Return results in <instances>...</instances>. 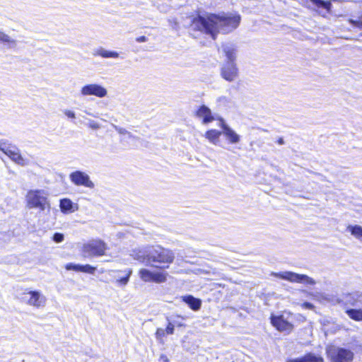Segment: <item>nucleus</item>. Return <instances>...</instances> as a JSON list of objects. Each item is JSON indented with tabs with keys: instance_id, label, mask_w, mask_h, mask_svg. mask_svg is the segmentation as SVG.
<instances>
[{
	"instance_id": "37",
	"label": "nucleus",
	"mask_w": 362,
	"mask_h": 362,
	"mask_svg": "<svg viewBox=\"0 0 362 362\" xmlns=\"http://www.w3.org/2000/svg\"><path fill=\"white\" fill-rule=\"evenodd\" d=\"M197 113L205 114V113H211V112H210V110L207 107L203 105L197 111Z\"/></svg>"
},
{
	"instance_id": "17",
	"label": "nucleus",
	"mask_w": 362,
	"mask_h": 362,
	"mask_svg": "<svg viewBox=\"0 0 362 362\" xmlns=\"http://www.w3.org/2000/svg\"><path fill=\"white\" fill-rule=\"evenodd\" d=\"M286 362H324V360L320 356H316L313 353H308L301 358L288 359Z\"/></svg>"
},
{
	"instance_id": "1",
	"label": "nucleus",
	"mask_w": 362,
	"mask_h": 362,
	"mask_svg": "<svg viewBox=\"0 0 362 362\" xmlns=\"http://www.w3.org/2000/svg\"><path fill=\"white\" fill-rule=\"evenodd\" d=\"M241 16L235 13H209L206 16L197 15L193 17L189 28L193 31H199L210 35L216 40L218 34H228L235 30L240 25Z\"/></svg>"
},
{
	"instance_id": "5",
	"label": "nucleus",
	"mask_w": 362,
	"mask_h": 362,
	"mask_svg": "<svg viewBox=\"0 0 362 362\" xmlns=\"http://www.w3.org/2000/svg\"><path fill=\"white\" fill-rule=\"evenodd\" d=\"M107 250V244L101 240L96 239L83 244L81 254L84 257L88 258L100 257L105 255Z\"/></svg>"
},
{
	"instance_id": "14",
	"label": "nucleus",
	"mask_w": 362,
	"mask_h": 362,
	"mask_svg": "<svg viewBox=\"0 0 362 362\" xmlns=\"http://www.w3.org/2000/svg\"><path fill=\"white\" fill-rule=\"evenodd\" d=\"M271 323L279 332H285L287 333H290L293 329V325L291 322L285 320L281 315H272L271 317Z\"/></svg>"
},
{
	"instance_id": "8",
	"label": "nucleus",
	"mask_w": 362,
	"mask_h": 362,
	"mask_svg": "<svg viewBox=\"0 0 362 362\" xmlns=\"http://www.w3.org/2000/svg\"><path fill=\"white\" fill-rule=\"evenodd\" d=\"M272 276L288 281L291 283H298L307 285H315L316 281L305 274H300L293 272L285 271L281 272H272Z\"/></svg>"
},
{
	"instance_id": "18",
	"label": "nucleus",
	"mask_w": 362,
	"mask_h": 362,
	"mask_svg": "<svg viewBox=\"0 0 362 362\" xmlns=\"http://www.w3.org/2000/svg\"><path fill=\"white\" fill-rule=\"evenodd\" d=\"M182 300L186 303L189 308L194 310H199L202 305V300L199 298H196L192 296H186L182 297Z\"/></svg>"
},
{
	"instance_id": "38",
	"label": "nucleus",
	"mask_w": 362,
	"mask_h": 362,
	"mask_svg": "<svg viewBox=\"0 0 362 362\" xmlns=\"http://www.w3.org/2000/svg\"><path fill=\"white\" fill-rule=\"evenodd\" d=\"M302 307L305 309H309V310H313L315 308L314 305L310 303H308V302H304L302 304Z\"/></svg>"
},
{
	"instance_id": "21",
	"label": "nucleus",
	"mask_w": 362,
	"mask_h": 362,
	"mask_svg": "<svg viewBox=\"0 0 362 362\" xmlns=\"http://www.w3.org/2000/svg\"><path fill=\"white\" fill-rule=\"evenodd\" d=\"M59 207L61 211L64 214H68L74 211V204L71 199L64 198L60 200Z\"/></svg>"
},
{
	"instance_id": "10",
	"label": "nucleus",
	"mask_w": 362,
	"mask_h": 362,
	"mask_svg": "<svg viewBox=\"0 0 362 362\" xmlns=\"http://www.w3.org/2000/svg\"><path fill=\"white\" fill-rule=\"evenodd\" d=\"M139 277L145 282L164 283L167 280V273L151 272L147 269H141L139 272Z\"/></svg>"
},
{
	"instance_id": "32",
	"label": "nucleus",
	"mask_w": 362,
	"mask_h": 362,
	"mask_svg": "<svg viewBox=\"0 0 362 362\" xmlns=\"http://www.w3.org/2000/svg\"><path fill=\"white\" fill-rule=\"evenodd\" d=\"M169 320L168 319H167ZM175 326L172 322L168 321V324L166 327L165 332L167 334H173L174 333Z\"/></svg>"
},
{
	"instance_id": "11",
	"label": "nucleus",
	"mask_w": 362,
	"mask_h": 362,
	"mask_svg": "<svg viewBox=\"0 0 362 362\" xmlns=\"http://www.w3.org/2000/svg\"><path fill=\"white\" fill-rule=\"evenodd\" d=\"M70 180L76 186H84L93 189L94 183L90 180L89 175L81 170H76L69 175Z\"/></svg>"
},
{
	"instance_id": "42",
	"label": "nucleus",
	"mask_w": 362,
	"mask_h": 362,
	"mask_svg": "<svg viewBox=\"0 0 362 362\" xmlns=\"http://www.w3.org/2000/svg\"><path fill=\"white\" fill-rule=\"evenodd\" d=\"M277 143L279 144V145H283L284 144V139L283 138H279L278 140H277Z\"/></svg>"
},
{
	"instance_id": "27",
	"label": "nucleus",
	"mask_w": 362,
	"mask_h": 362,
	"mask_svg": "<svg viewBox=\"0 0 362 362\" xmlns=\"http://www.w3.org/2000/svg\"><path fill=\"white\" fill-rule=\"evenodd\" d=\"M96 270L95 267L90 266V264L81 265L79 268V272L88 273V274H94Z\"/></svg>"
},
{
	"instance_id": "22",
	"label": "nucleus",
	"mask_w": 362,
	"mask_h": 362,
	"mask_svg": "<svg viewBox=\"0 0 362 362\" xmlns=\"http://www.w3.org/2000/svg\"><path fill=\"white\" fill-rule=\"evenodd\" d=\"M310 1L317 8H324L327 13L331 12L332 3L329 1L310 0Z\"/></svg>"
},
{
	"instance_id": "34",
	"label": "nucleus",
	"mask_w": 362,
	"mask_h": 362,
	"mask_svg": "<svg viewBox=\"0 0 362 362\" xmlns=\"http://www.w3.org/2000/svg\"><path fill=\"white\" fill-rule=\"evenodd\" d=\"M53 240L55 243H61L64 240V235L62 233H56L53 235Z\"/></svg>"
},
{
	"instance_id": "19",
	"label": "nucleus",
	"mask_w": 362,
	"mask_h": 362,
	"mask_svg": "<svg viewBox=\"0 0 362 362\" xmlns=\"http://www.w3.org/2000/svg\"><path fill=\"white\" fill-rule=\"evenodd\" d=\"M222 132L216 129H211L205 133L204 136L210 143L216 145L219 141V138Z\"/></svg>"
},
{
	"instance_id": "31",
	"label": "nucleus",
	"mask_w": 362,
	"mask_h": 362,
	"mask_svg": "<svg viewBox=\"0 0 362 362\" xmlns=\"http://www.w3.org/2000/svg\"><path fill=\"white\" fill-rule=\"evenodd\" d=\"M0 42L4 43H14L15 41L13 40L8 35L2 33L0 37Z\"/></svg>"
},
{
	"instance_id": "23",
	"label": "nucleus",
	"mask_w": 362,
	"mask_h": 362,
	"mask_svg": "<svg viewBox=\"0 0 362 362\" xmlns=\"http://www.w3.org/2000/svg\"><path fill=\"white\" fill-rule=\"evenodd\" d=\"M347 315L355 321H362V309H347Z\"/></svg>"
},
{
	"instance_id": "35",
	"label": "nucleus",
	"mask_w": 362,
	"mask_h": 362,
	"mask_svg": "<svg viewBox=\"0 0 362 362\" xmlns=\"http://www.w3.org/2000/svg\"><path fill=\"white\" fill-rule=\"evenodd\" d=\"M214 119L215 118L212 115H204V117L202 119V123L206 124L214 121Z\"/></svg>"
},
{
	"instance_id": "40",
	"label": "nucleus",
	"mask_w": 362,
	"mask_h": 362,
	"mask_svg": "<svg viewBox=\"0 0 362 362\" xmlns=\"http://www.w3.org/2000/svg\"><path fill=\"white\" fill-rule=\"evenodd\" d=\"M205 273L206 274H212L214 275H217V276L219 275V273L215 269H213L211 271H206Z\"/></svg>"
},
{
	"instance_id": "3",
	"label": "nucleus",
	"mask_w": 362,
	"mask_h": 362,
	"mask_svg": "<svg viewBox=\"0 0 362 362\" xmlns=\"http://www.w3.org/2000/svg\"><path fill=\"white\" fill-rule=\"evenodd\" d=\"M0 150L4 152L16 164L21 166L29 165L30 160L23 156L19 148L10 143L8 140H0Z\"/></svg>"
},
{
	"instance_id": "16",
	"label": "nucleus",
	"mask_w": 362,
	"mask_h": 362,
	"mask_svg": "<svg viewBox=\"0 0 362 362\" xmlns=\"http://www.w3.org/2000/svg\"><path fill=\"white\" fill-rule=\"evenodd\" d=\"M118 275L115 276L116 283L118 286H126L129 280V277L132 273V269H125L124 271H117Z\"/></svg>"
},
{
	"instance_id": "6",
	"label": "nucleus",
	"mask_w": 362,
	"mask_h": 362,
	"mask_svg": "<svg viewBox=\"0 0 362 362\" xmlns=\"http://www.w3.org/2000/svg\"><path fill=\"white\" fill-rule=\"evenodd\" d=\"M21 300L29 306L39 309L44 308L47 303V298L39 291L25 289L21 295Z\"/></svg>"
},
{
	"instance_id": "41",
	"label": "nucleus",
	"mask_w": 362,
	"mask_h": 362,
	"mask_svg": "<svg viewBox=\"0 0 362 362\" xmlns=\"http://www.w3.org/2000/svg\"><path fill=\"white\" fill-rule=\"evenodd\" d=\"M172 322L174 324V326H175V325L178 326V327L183 326V324L181 322H180L177 320H176V319L173 320Z\"/></svg>"
},
{
	"instance_id": "39",
	"label": "nucleus",
	"mask_w": 362,
	"mask_h": 362,
	"mask_svg": "<svg viewBox=\"0 0 362 362\" xmlns=\"http://www.w3.org/2000/svg\"><path fill=\"white\" fill-rule=\"evenodd\" d=\"M136 41L137 42H146L147 41V37L146 36H139L138 37L136 38Z\"/></svg>"
},
{
	"instance_id": "43",
	"label": "nucleus",
	"mask_w": 362,
	"mask_h": 362,
	"mask_svg": "<svg viewBox=\"0 0 362 362\" xmlns=\"http://www.w3.org/2000/svg\"><path fill=\"white\" fill-rule=\"evenodd\" d=\"M69 116V118H71V119H74L75 118V115L74 114H71V115H67Z\"/></svg>"
},
{
	"instance_id": "9",
	"label": "nucleus",
	"mask_w": 362,
	"mask_h": 362,
	"mask_svg": "<svg viewBox=\"0 0 362 362\" xmlns=\"http://www.w3.org/2000/svg\"><path fill=\"white\" fill-rule=\"evenodd\" d=\"M221 77L228 82L234 81L239 76V69L235 62H226L221 67Z\"/></svg>"
},
{
	"instance_id": "7",
	"label": "nucleus",
	"mask_w": 362,
	"mask_h": 362,
	"mask_svg": "<svg viewBox=\"0 0 362 362\" xmlns=\"http://www.w3.org/2000/svg\"><path fill=\"white\" fill-rule=\"evenodd\" d=\"M326 352L332 362H352L354 356L351 350L335 346H328Z\"/></svg>"
},
{
	"instance_id": "4",
	"label": "nucleus",
	"mask_w": 362,
	"mask_h": 362,
	"mask_svg": "<svg viewBox=\"0 0 362 362\" xmlns=\"http://www.w3.org/2000/svg\"><path fill=\"white\" fill-rule=\"evenodd\" d=\"M28 206L30 209L36 208L43 211L50 209L47 194L42 189L30 190L26 196Z\"/></svg>"
},
{
	"instance_id": "24",
	"label": "nucleus",
	"mask_w": 362,
	"mask_h": 362,
	"mask_svg": "<svg viewBox=\"0 0 362 362\" xmlns=\"http://www.w3.org/2000/svg\"><path fill=\"white\" fill-rule=\"evenodd\" d=\"M347 230L351 233L352 235L362 242V227L361 226L349 225L347 227Z\"/></svg>"
},
{
	"instance_id": "26",
	"label": "nucleus",
	"mask_w": 362,
	"mask_h": 362,
	"mask_svg": "<svg viewBox=\"0 0 362 362\" xmlns=\"http://www.w3.org/2000/svg\"><path fill=\"white\" fill-rule=\"evenodd\" d=\"M99 54L104 58H117L119 56V54L116 52L106 51V50H100Z\"/></svg>"
},
{
	"instance_id": "30",
	"label": "nucleus",
	"mask_w": 362,
	"mask_h": 362,
	"mask_svg": "<svg viewBox=\"0 0 362 362\" xmlns=\"http://www.w3.org/2000/svg\"><path fill=\"white\" fill-rule=\"evenodd\" d=\"M349 22L353 26H355L358 28H362V13L358 16L357 20L349 19Z\"/></svg>"
},
{
	"instance_id": "33",
	"label": "nucleus",
	"mask_w": 362,
	"mask_h": 362,
	"mask_svg": "<svg viewBox=\"0 0 362 362\" xmlns=\"http://www.w3.org/2000/svg\"><path fill=\"white\" fill-rule=\"evenodd\" d=\"M66 269L67 270H74L76 272H79L80 264H75L73 263H69L65 266Z\"/></svg>"
},
{
	"instance_id": "36",
	"label": "nucleus",
	"mask_w": 362,
	"mask_h": 362,
	"mask_svg": "<svg viewBox=\"0 0 362 362\" xmlns=\"http://www.w3.org/2000/svg\"><path fill=\"white\" fill-rule=\"evenodd\" d=\"M86 125L88 126L89 127L93 129H99L100 127V124H98V122H95V121H88L86 123Z\"/></svg>"
},
{
	"instance_id": "20",
	"label": "nucleus",
	"mask_w": 362,
	"mask_h": 362,
	"mask_svg": "<svg viewBox=\"0 0 362 362\" xmlns=\"http://www.w3.org/2000/svg\"><path fill=\"white\" fill-rule=\"evenodd\" d=\"M223 52L228 59L227 62H235L237 49L235 47L223 45Z\"/></svg>"
},
{
	"instance_id": "12",
	"label": "nucleus",
	"mask_w": 362,
	"mask_h": 362,
	"mask_svg": "<svg viewBox=\"0 0 362 362\" xmlns=\"http://www.w3.org/2000/svg\"><path fill=\"white\" fill-rule=\"evenodd\" d=\"M338 303H341L345 306L355 307L362 304V292L354 291L352 293H344L340 298L337 299Z\"/></svg>"
},
{
	"instance_id": "2",
	"label": "nucleus",
	"mask_w": 362,
	"mask_h": 362,
	"mask_svg": "<svg viewBox=\"0 0 362 362\" xmlns=\"http://www.w3.org/2000/svg\"><path fill=\"white\" fill-rule=\"evenodd\" d=\"M175 259L174 252L160 245L147 247V266L159 269L168 268Z\"/></svg>"
},
{
	"instance_id": "29",
	"label": "nucleus",
	"mask_w": 362,
	"mask_h": 362,
	"mask_svg": "<svg viewBox=\"0 0 362 362\" xmlns=\"http://www.w3.org/2000/svg\"><path fill=\"white\" fill-rule=\"evenodd\" d=\"M117 132H119V134L123 136L122 139H136L135 136L132 135L131 133H129V132H127L126 129H124L123 128H119V129H117Z\"/></svg>"
},
{
	"instance_id": "44",
	"label": "nucleus",
	"mask_w": 362,
	"mask_h": 362,
	"mask_svg": "<svg viewBox=\"0 0 362 362\" xmlns=\"http://www.w3.org/2000/svg\"><path fill=\"white\" fill-rule=\"evenodd\" d=\"M177 318H181L182 320H185V317H182V316H180V315H177Z\"/></svg>"
},
{
	"instance_id": "25",
	"label": "nucleus",
	"mask_w": 362,
	"mask_h": 362,
	"mask_svg": "<svg viewBox=\"0 0 362 362\" xmlns=\"http://www.w3.org/2000/svg\"><path fill=\"white\" fill-rule=\"evenodd\" d=\"M132 256L134 258L141 262L145 263L147 265V247L145 248L144 251H133Z\"/></svg>"
},
{
	"instance_id": "28",
	"label": "nucleus",
	"mask_w": 362,
	"mask_h": 362,
	"mask_svg": "<svg viewBox=\"0 0 362 362\" xmlns=\"http://www.w3.org/2000/svg\"><path fill=\"white\" fill-rule=\"evenodd\" d=\"M166 334V332H165V329H163V328H158L156 332V334H155V336H156V339L160 342V343H162L163 344V338L165 336Z\"/></svg>"
},
{
	"instance_id": "15",
	"label": "nucleus",
	"mask_w": 362,
	"mask_h": 362,
	"mask_svg": "<svg viewBox=\"0 0 362 362\" xmlns=\"http://www.w3.org/2000/svg\"><path fill=\"white\" fill-rule=\"evenodd\" d=\"M218 126L223 129L222 134L231 144H237L240 141V136L233 131L222 119H219Z\"/></svg>"
},
{
	"instance_id": "13",
	"label": "nucleus",
	"mask_w": 362,
	"mask_h": 362,
	"mask_svg": "<svg viewBox=\"0 0 362 362\" xmlns=\"http://www.w3.org/2000/svg\"><path fill=\"white\" fill-rule=\"evenodd\" d=\"M81 93L83 95H94L98 98H103L107 93V90L104 87L95 83L83 86Z\"/></svg>"
}]
</instances>
